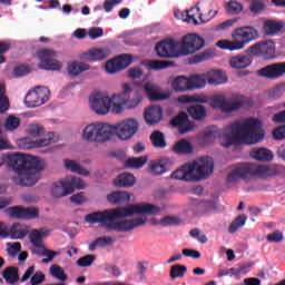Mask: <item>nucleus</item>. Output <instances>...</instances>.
Returning <instances> with one entry per match:
<instances>
[{
    "instance_id": "f257e3e1",
    "label": "nucleus",
    "mask_w": 285,
    "mask_h": 285,
    "mask_svg": "<svg viewBox=\"0 0 285 285\" xmlns=\"http://www.w3.org/2000/svg\"><path fill=\"white\" fill-rule=\"evenodd\" d=\"M9 170L14 173L11 181L16 186L30 188L39 181V173L43 170V161L28 154H11L8 156Z\"/></svg>"
},
{
    "instance_id": "f03ea898",
    "label": "nucleus",
    "mask_w": 285,
    "mask_h": 285,
    "mask_svg": "<svg viewBox=\"0 0 285 285\" xmlns=\"http://www.w3.org/2000/svg\"><path fill=\"white\" fill-rule=\"evenodd\" d=\"M225 131L233 135L227 139V142L225 144L226 148L233 146L238 139L247 145H256L263 141L265 137L262 122L256 118H247L243 122L236 120L227 126Z\"/></svg>"
},
{
    "instance_id": "7ed1b4c3",
    "label": "nucleus",
    "mask_w": 285,
    "mask_h": 285,
    "mask_svg": "<svg viewBox=\"0 0 285 285\" xmlns=\"http://www.w3.org/2000/svg\"><path fill=\"white\" fill-rule=\"evenodd\" d=\"M284 173V166L279 164L262 165L255 163H240L233 167V170L227 175V183H238L252 177L262 179L273 178Z\"/></svg>"
},
{
    "instance_id": "20e7f679",
    "label": "nucleus",
    "mask_w": 285,
    "mask_h": 285,
    "mask_svg": "<svg viewBox=\"0 0 285 285\" xmlns=\"http://www.w3.org/2000/svg\"><path fill=\"white\" fill-rule=\"evenodd\" d=\"M234 40H219L216 46L224 51H240L252 41L258 39L259 33L257 29L250 26L239 27L232 33Z\"/></svg>"
},
{
    "instance_id": "39448f33",
    "label": "nucleus",
    "mask_w": 285,
    "mask_h": 285,
    "mask_svg": "<svg viewBox=\"0 0 285 285\" xmlns=\"http://www.w3.org/2000/svg\"><path fill=\"white\" fill-rule=\"evenodd\" d=\"M163 208L154 204H134L128 207H119L108 210V223L117 219L132 217L134 215H158Z\"/></svg>"
},
{
    "instance_id": "423d86ee",
    "label": "nucleus",
    "mask_w": 285,
    "mask_h": 285,
    "mask_svg": "<svg viewBox=\"0 0 285 285\" xmlns=\"http://www.w3.org/2000/svg\"><path fill=\"white\" fill-rule=\"evenodd\" d=\"M130 92H132V87L128 83L122 85V92L114 95L108 98L109 111L112 114L119 115L124 112V106H127L128 109H136L144 101V97L139 94H136V98L130 99Z\"/></svg>"
},
{
    "instance_id": "0eeeda50",
    "label": "nucleus",
    "mask_w": 285,
    "mask_h": 285,
    "mask_svg": "<svg viewBox=\"0 0 285 285\" xmlns=\"http://www.w3.org/2000/svg\"><path fill=\"white\" fill-rule=\"evenodd\" d=\"M86 183L77 176H68L51 184L50 193L55 199H61V197H68L72 195L75 190H83Z\"/></svg>"
},
{
    "instance_id": "6e6552de",
    "label": "nucleus",
    "mask_w": 285,
    "mask_h": 285,
    "mask_svg": "<svg viewBox=\"0 0 285 285\" xmlns=\"http://www.w3.org/2000/svg\"><path fill=\"white\" fill-rule=\"evenodd\" d=\"M245 104V97L238 94H234L230 99H227L225 95H214L210 99L212 109L226 115L237 112Z\"/></svg>"
},
{
    "instance_id": "1a4fd4ad",
    "label": "nucleus",
    "mask_w": 285,
    "mask_h": 285,
    "mask_svg": "<svg viewBox=\"0 0 285 285\" xmlns=\"http://www.w3.org/2000/svg\"><path fill=\"white\" fill-rule=\"evenodd\" d=\"M139 132V121L135 118H127L118 124L108 125V135L116 136L121 141H128Z\"/></svg>"
},
{
    "instance_id": "9d476101",
    "label": "nucleus",
    "mask_w": 285,
    "mask_h": 285,
    "mask_svg": "<svg viewBox=\"0 0 285 285\" xmlns=\"http://www.w3.org/2000/svg\"><path fill=\"white\" fill-rule=\"evenodd\" d=\"M82 139L90 144H106L108 141V122L96 121L85 127Z\"/></svg>"
},
{
    "instance_id": "9b49d317",
    "label": "nucleus",
    "mask_w": 285,
    "mask_h": 285,
    "mask_svg": "<svg viewBox=\"0 0 285 285\" xmlns=\"http://www.w3.org/2000/svg\"><path fill=\"white\" fill-rule=\"evenodd\" d=\"M205 47V40L197 33H188L179 42L180 57L195 55Z\"/></svg>"
},
{
    "instance_id": "f8f14e48",
    "label": "nucleus",
    "mask_w": 285,
    "mask_h": 285,
    "mask_svg": "<svg viewBox=\"0 0 285 285\" xmlns=\"http://www.w3.org/2000/svg\"><path fill=\"white\" fill-rule=\"evenodd\" d=\"M37 56L40 60L38 63V68L40 70H50L52 72L61 70V61L57 60L59 52L55 51L53 49H40L37 52Z\"/></svg>"
},
{
    "instance_id": "ddd939ff",
    "label": "nucleus",
    "mask_w": 285,
    "mask_h": 285,
    "mask_svg": "<svg viewBox=\"0 0 285 285\" xmlns=\"http://www.w3.org/2000/svg\"><path fill=\"white\" fill-rule=\"evenodd\" d=\"M275 43L272 40H262L252 45L247 49V53L252 57L263 58L264 60H272L276 57Z\"/></svg>"
},
{
    "instance_id": "4468645a",
    "label": "nucleus",
    "mask_w": 285,
    "mask_h": 285,
    "mask_svg": "<svg viewBox=\"0 0 285 285\" xmlns=\"http://www.w3.org/2000/svg\"><path fill=\"white\" fill-rule=\"evenodd\" d=\"M179 41L174 39L161 40L155 47L158 58L161 59H178L181 57Z\"/></svg>"
},
{
    "instance_id": "2eb2a0df",
    "label": "nucleus",
    "mask_w": 285,
    "mask_h": 285,
    "mask_svg": "<svg viewBox=\"0 0 285 285\" xmlns=\"http://www.w3.org/2000/svg\"><path fill=\"white\" fill-rule=\"evenodd\" d=\"M147 218L146 217H136V218H121L118 220H109L108 222V229L116 230L119 233H128L135 230V228H139L146 225Z\"/></svg>"
},
{
    "instance_id": "dca6fc26",
    "label": "nucleus",
    "mask_w": 285,
    "mask_h": 285,
    "mask_svg": "<svg viewBox=\"0 0 285 285\" xmlns=\"http://www.w3.org/2000/svg\"><path fill=\"white\" fill-rule=\"evenodd\" d=\"M50 100V89L48 87H36L35 90L26 95L24 104L27 108H39Z\"/></svg>"
},
{
    "instance_id": "f3484780",
    "label": "nucleus",
    "mask_w": 285,
    "mask_h": 285,
    "mask_svg": "<svg viewBox=\"0 0 285 285\" xmlns=\"http://www.w3.org/2000/svg\"><path fill=\"white\" fill-rule=\"evenodd\" d=\"M190 167H194V173L197 174L196 180L206 179L214 173V160L212 157L204 156L194 160Z\"/></svg>"
},
{
    "instance_id": "a211bd4d",
    "label": "nucleus",
    "mask_w": 285,
    "mask_h": 285,
    "mask_svg": "<svg viewBox=\"0 0 285 285\" xmlns=\"http://www.w3.org/2000/svg\"><path fill=\"white\" fill-rule=\"evenodd\" d=\"M89 108L100 117L108 112V94L95 91L89 97Z\"/></svg>"
},
{
    "instance_id": "6ab92c4d",
    "label": "nucleus",
    "mask_w": 285,
    "mask_h": 285,
    "mask_svg": "<svg viewBox=\"0 0 285 285\" xmlns=\"http://www.w3.org/2000/svg\"><path fill=\"white\" fill-rule=\"evenodd\" d=\"M257 76L266 80H278L283 78L285 76V61L274 62L261 68L257 71Z\"/></svg>"
},
{
    "instance_id": "aec40b11",
    "label": "nucleus",
    "mask_w": 285,
    "mask_h": 285,
    "mask_svg": "<svg viewBox=\"0 0 285 285\" xmlns=\"http://www.w3.org/2000/svg\"><path fill=\"white\" fill-rule=\"evenodd\" d=\"M134 58L130 53H122L108 61V73L115 75L126 70L132 65Z\"/></svg>"
},
{
    "instance_id": "412c9836",
    "label": "nucleus",
    "mask_w": 285,
    "mask_h": 285,
    "mask_svg": "<svg viewBox=\"0 0 285 285\" xmlns=\"http://www.w3.org/2000/svg\"><path fill=\"white\" fill-rule=\"evenodd\" d=\"M171 126L178 128L181 135L191 131L195 128V122L188 120V116L185 111H180L176 117L170 120Z\"/></svg>"
},
{
    "instance_id": "4be33fe9",
    "label": "nucleus",
    "mask_w": 285,
    "mask_h": 285,
    "mask_svg": "<svg viewBox=\"0 0 285 285\" xmlns=\"http://www.w3.org/2000/svg\"><path fill=\"white\" fill-rule=\"evenodd\" d=\"M144 91L151 102L164 101L170 98L168 92H161V89L151 82L145 83Z\"/></svg>"
},
{
    "instance_id": "5701e85b",
    "label": "nucleus",
    "mask_w": 285,
    "mask_h": 285,
    "mask_svg": "<svg viewBox=\"0 0 285 285\" xmlns=\"http://www.w3.org/2000/svg\"><path fill=\"white\" fill-rule=\"evenodd\" d=\"M171 179L186 181V183L195 181L196 176L194 174V166H191L190 163L183 165L180 168L176 169L171 174Z\"/></svg>"
},
{
    "instance_id": "b1692460",
    "label": "nucleus",
    "mask_w": 285,
    "mask_h": 285,
    "mask_svg": "<svg viewBox=\"0 0 285 285\" xmlns=\"http://www.w3.org/2000/svg\"><path fill=\"white\" fill-rule=\"evenodd\" d=\"M4 233L1 237H10L11 239H23L28 235V227L21 224H13L10 228L4 225Z\"/></svg>"
},
{
    "instance_id": "393cba45",
    "label": "nucleus",
    "mask_w": 285,
    "mask_h": 285,
    "mask_svg": "<svg viewBox=\"0 0 285 285\" xmlns=\"http://www.w3.org/2000/svg\"><path fill=\"white\" fill-rule=\"evenodd\" d=\"M86 224H100V226H108V209L92 212L90 214L85 215Z\"/></svg>"
},
{
    "instance_id": "a878e982",
    "label": "nucleus",
    "mask_w": 285,
    "mask_h": 285,
    "mask_svg": "<svg viewBox=\"0 0 285 285\" xmlns=\"http://www.w3.org/2000/svg\"><path fill=\"white\" fill-rule=\"evenodd\" d=\"M163 118V110L160 106H150L145 111V121L149 126L157 125Z\"/></svg>"
},
{
    "instance_id": "bb28decb",
    "label": "nucleus",
    "mask_w": 285,
    "mask_h": 285,
    "mask_svg": "<svg viewBox=\"0 0 285 285\" xmlns=\"http://www.w3.org/2000/svg\"><path fill=\"white\" fill-rule=\"evenodd\" d=\"M199 2L196 3V7H193L190 10L186 11V18H181L183 13L180 11L175 12L176 19H181L183 21H186L187 23H191L193 26H199V22L197 18L199 19L200 9H199Z\"/></svg>"
},
{
    "instance_id": "cd10ccee",
    "label": "nucleus",
    "mask_w": 285,
    "mask_h": 285,
    "mask_svg": "<svg viewBox=\"0 0 285 285\" xmlns=\"http://www.w3.org/2000/svg\"><path fill=\"white\" fill-rule=\"evenodd\" d=\"M205 79L209 86H220L227 82L226 75L220 70H212L206 72Z\"/></svg>"
},
{
    "instance_id": "c85d7f7f",
    "label": "nucleus",
    "mask_w": 285,
    "mask_h": 285,
    "mask_svg": "<svg viewBox=\"0 0 285 285\" xmlns=\"http://www.w3.org/2000/svg\"><path fill=\"white\" fill-rule=\"evenodd\" d=\"M29 235V242L35 246L36 248L46 249V246L43 245V237L48 235L43 228L32 229Z\"/></svg>"
},
{
    "instance_id": "c756f323",
    "label": "nucleus",
    "mask_w": 285,
    "mask_h": 285,
    "mask_svg": "<svg viewBox=\"0 0 285 285\" xmlns=\"http://www.w3.org/2000/svg\"><path fill=\"white\" fill-rule=\"evenodd\" d=\"M108 57V50L106 49H90L88 52L82 53L81 59L83 61H102Z\"/></svg>"
},
{
    "instance_id": "7c9ffc66",
    "label": "nucleus",
    "mask_w": 285,
    "mask_h": 285,
    "mask_svg": "<svg viewBox=\"0 0 285 285\" xmlns=\"http://www.w3.org/2000/svg\"><path fill=\"white\" fill-rule=\"evenodd\" d=\"M170 164L168 157H164L158 161H150L149 169L154 176H160L167 171V167Z\"/></svg>"
},
{
    "instance_id": "2f4dec72",
    "label": "nucleus",
    "mask_w": 285,
    "mask_h": 285,
    "mask_svg": "<svg viewBox=\"0 0 285 285\" xmlns=\"http://www.w3.org/2000/svg\"><path fill=\"white\" fill-rule=\"evenodd\" d=\"M171 88L177 94L190 91L189 79L185 76H177L171 81Z\"/></svg>"
},
{
    "instance_id": "473e14b6",
    "label": "nucleus",
    "mask_w": 285,
    "mask_h": 285,
    "mask_svg": "<svg viewBox=\"0 0 285 285\" xmlns=\"http://www.w3.org/2000/svg\"><path fill=\"white\" fill-rule=\"evenodd\" d=\"M135 175L130 173H122L114 180V185L119 188H130L135 186Z\"/></svg>"
},
{
    "instance_id": "72a5a7b5",
    "label": "nucleus",
    "mask_w": 285,
    "mask_h": 285,
    "mask_svg": "<svg viewBox=\"0 0 285 285\" xmlns=\"http://www.w3.org/2000/svg\"><path fill=\"white\" fill-rule=\"evenodd\" d=\"M250 155L255 160L263 163H271L274 158L273 151L264 147L253 149Z\"/></svg>"
},
{
    "instance_id": "f704fd0d",
    "label": "nucleus",
    "mask_w": 285,
    "mask_h": 285,
    "mask_svg": "<svg viewBox=\"0 0 285 285\" xmlns=\"http://www.w3.org/2000/svg\"><path fill=\"white\" fill-rule=\"evenodd\" d=\"M189 117L196 121H203L207 117V111L203 105H193L187 108Z\"/></svg>"
},
{
    "instance_id": "c9c22d12",
    "label": "nucleus",
    "mask_w": 285,
    "mask_h": 285,
    "mask_svg": "<svg viewBox=\"0 0 285 285\" xmlns=\"http://www.w3.org/2000/svg\"><path fill=\"white\" fill-rule=\"evenodd\" d=\"M229 63L233 69H246L252 65V59L246 55H237L230 58Z\"/></svg>"
},
{
    "instance_id": "e433bc0d",
    "label": "nucleus",
    "mask_w": 285,
    "mask_h": 285,
    "mask_svg": "<svg viewBox=\"0 0 285 285\" xmlns=\"http://www.w3.org/2000/svg\"><path fill=\"white\" fill-rule=\"evenodd\" d=\"M108 202L114 205H119L130 202V195L128 191L116 190L108 195Z\"/></svg>"
},
{
    "instance_id": "4c0bfd02",
    "label": "nucleus",
    "mask_w": 285,
    "mask_h": 285,
    "mask_svg": "<svg viewBox=\"0 0 285 285\" xmlns=\"http://www.w3.org/2000/svg\"><path fill=\"white\" fill-rule=\"evenodd\" d=\"M86 70H90V66L83 62L73 61L67 67V72L70 77H79V75L86 72Z\"/></svg>"
},
{
    "instance_id": "58836bf2",
    "label": "nucleus",
    "mask_w": 285,
    "mask_h": 285,
    "mask_svg": "<svg viewBox=\"0 0 285 285\" xmlns=\"http://www.w3.org/2000/svg\"><path fill=\"white\" fill-rule=\"evenodd\" d=\"M151 146L156 149H165L167 142L165 140V135L160 130H154L149 137Z\"/></svg>"
},
{
    "instance_id": "ea45409f",
    "label": "nucleus",
    "mask_w": 285,
    "mask_h": 285,
    "mask_svg": "<svg viewBox=\"0 0 285 285\" xmlns=\"http://www.w3.org/2000/svg\"><path fill=\"white\" fill-rule=\"evenodd\" d=\"M175 66L174 61L169 60H149L147 62V69L153 71H160Z\"/></svg>"
},
{
    "instance_id": "a19ab883",
    "label": "nucleus",
    "mask_w": 285,
    "mask_h": 285,
    "mask_svg": "<svg viewBox=\"0 0 285 285\" xmlns=\"http://www.w3.org/2000/svg\"><path fill=\"white\" fill-rule=\"evenodd\" d=\"M173 151L177 155H189L193 153V146L186 139H181L173 146Z\"/></svg>"
},
{
    "instance_id": "79ce46f5",
    "label": "nucleus",
    "mask_w": 285,
    "mask_h": 285,
    "mask_svg": "<svg viewBox=\"0 0 285 285\" xmlns=\"http://www.w3.org/2000/svg\"><path fill=\"white\" fill-rule=\"evenodd\" d=\"M206 76L194 75L188 78L189 90L203 89L206 86Z\"/></svg>"
},
{
    "instance_id": "37998d69",
    "label": "nucleus",
    "mask_w": 285,
    "mask_h": 285,
    "mask_svg": "<svg viewBox=\"0 0 285 285\" xmlns=\"http://www.w3.org/2000/svg\"><path fill=\"white\" fill-rule=\"evenodd\" d=\"M2 276L8 284H17L19 282V269L17 267H8L3 271Z\"/></svg>"
},
{
    "instance_id": "c03bdc74",
    "label": "nucleus",
    "mask_w": 285,
    "mask_h": 285,
    "mask_svg": "<svg viewBox=\"0 0 285 285\" xmlns=\"http://www.w3.org/2000/svg\"><path fill=\"white\" fill-rule=\"evenodd\" d=\"M147 156L141 157H131L128 158L125 163L127 168L140 169L146 165Z\"/></svg>"
},
{
    "instance_id": "a18cd8bd",
    "label": "nucleus",
    "mask_w": 285,
    "mask_h": 285,
    "mask_svg": "<svg viewBox=\"0 0 285 285\" xmlns=\"http://www.w3.org/2000/svg\"><path fill=\"white\" fill-rule=\"evenodd\" d=\"M187 273V267L181 264H175L170 267V278L177 279L184 277V275Z\"/></svg>"
},
{
    "instance_id": "49530a36",
    "label": "nucleus",
    "mask_w": 285,
    "mask_h": 285,
    "mask_svg": "<svg viewBox=\"0 0 285 285\" xmlns=\"http://www.w3.org/2000/svg\"><path fill=\"white\" fill-rule=\"evenodd\" d=\"M247 216L245 214L238 215L235 220L229 225L228 232L235 234L240 227L245 225Z\"/></svg>"
},
{
    "instance_id": "de8ad7c7",
    "label": "nucleus",
    "mask_w": 285,
    "mask_h": 285,
    "mask_svg": "<svg viewBox=\"0 0 285 285\" xmlns=\"http://www.w3.org/2000/svg\"><path fill=\"white\" fill-rule=\"evenodd\" d=\"M23 206L17 205L7 208L6 213L9 215V217H11V219H23Z\"/></svg>"
},
{
    "instance_id": "09e8293b",
    "label": "nucleus",
    "mask_w": 285,
    "mask_h": 285,
    "mask_svg": "<svg viewBox=\"0 0 285 285\" xmlns=\"http://www.w3.org/2000/svg\"><path fill=\"white\" fill-rule=\"evenodd\" d=\"M225 9L227 14H240L243 10V4L237 1L230 0L225 4Z\"/></svg>"
},
{
    "instance_id": "8fccbe9b",
    "label": "nucleus",
    "mask_w": 285,
    "mask_h": 285,
    "mask_svg": "<svg viewBox=\"0 0 285 285\" xmlns=\"http://www.w3.org/2000/svg\"><path fill=\"white\" fill-rule=\"evenodd\" d=\"M264 30L266 35H276V32H281V30H283V24L269 20L265 22Z\"/></svg>"
},
{
    "instance_id": "3c124183",
    "label": "nucleus",
    "mask_w": 285,
    "mask_h": 285,
    "mask_svg": "<svg viewBox=\"0 0 285 285\" xmlns=\"http://www.w3.org/2000/svg\"><path fill=\"white\" fill-rule=\"evenodd\" d=\"M10 108V101L6 97V86L0 85V114L6 112Z\"/></svg>"
},
{
    "instance_id": "603ef678",
    "label": "nucleus",
    "mask_w": 285,
    "mask_h": 285,
    "mask_svg": "<svg viewBox=\"0 0 285 285\" xmlns=\"http://www.w3.org/2000/svg\"><path fill=\"white\" fill-rule=\"evenodd\" d=\"M21 126V119H19L17 116H9L6 119L4 127L6 130L13 131L17 130Z\"/></svg>"
},
{
    "instance_id": "864d4df0",
    "label": "nucleus",
    "mask_w": 285,
    "mask_h": 285,
    "mask_svg": "<svg viewBox=\"0 0 285 285\" xmlns=\"http://www.w3.org/2000/svg\"><path fill=\"white\" fill-rule=\"evenodd\" d=\"M181 220L180 218L176 217V216H164L163 218H160L159 224L163 227H171V226H177L180 225Z\"/></svg>"
},
{
    "instance_id": "5fc2aeb1",
    "label": "nucleus",
    "mask_w": 285,
    "mask_h": 285,
    "mask_svg": "<svg viewBox=\"0 0 285 285\" xmlns=\"http://www.w3.org/2000/svg\"><path fill=\"white\" fill-rule=\"evenodd\" d=\"M50 273L52 277L60 279V282H66V279H68V275H66V272H63V268L59 265H52L50 267Z\"/></svg>"
},
{
    "instance_id": "6e6d98bb",
    "label": "nucleus",
    "mask_w": 285,
    "mask_h": 285,
    "mask_svg": "<svg viewBox=\"0 0 285 285\" xmlns=\"http://www.w3.org/2000/svg\"><path fill=\"white\" fill-rule=\"evenodd\" d=\"M212 58V52L206 50L204 52L197 53L195 56H193L189 60L190 65H197V63H202L204 61H207Z\"/></svg>"
},
{
    "instance_id": "4d7b16f0",
    "label": "nucleus",
    "mask_w": 285,
    "mask_h": 285,
    "mask_svg": "<svg viewBox=\"0 0 285 285\" xmlns=\"http://www.w3.org/2000/svg\"><path fill=\"white\" fill-rule=\"evenodd\" d=\"M106 246H108V237H98L91 244H89V250L95 253L97 248H104Z\"/></svg>"
},
{
    "instance_id": "13d9d810",
    "label": "nucleus",
    "mask_w": 285,
    "mask_h": 285,
    "mask_svg": "<svg viewBox=\"0 0 285 285\" xmlns=\"http://www.w3.org/2000/svg\"><path fill=\"white\" fill-rule=\"evenodd\" d=\"M22 219L24 220L39 219V209L37 207H24Z\"/></svg>"
},
{
    "instance_id": "bf43d9fd",
    "label": "nucleus",
    "mask_w": 285,
    "mask_h": 285,
    "mask_svg": "<svg viewBox=\"0 0 285 285\" xmlns=\"http://www.w3.org/2000/svg\"><path fill=\"white\" fill-rule=\"evenodd\" d=\"M7 253L9 257H12V259H14V257H17L19 253H21V243H8Z\"/></svg>"
},
{
    "instance_id": "052dcab7",
    "label": "nucleus",
    "mask_w": 285,
    "mask_h": 285,
    "mask_svg": "<svg viewBox=\"0 0 285 285\" xmlns=\"http://www.w3.org/2000/svg\"><path fill=\"white\" fill-rule=\"evenodd\" d=\"M285 94V82H282L273 88V90L269 92V96L272 99L277 100L283 97Z\"/></svg>"
},
{
    "instance_id": "680f3d73",
    "label": "nucleus",
    "mask_w": 285,
    "mask_h": 285,
    "mask_svg": "<svg viewBox=\"0 0 285 285\" xmlns=\"http://www.w3.org/2000/svg\"><path fill=\"white\" fill-rule=\"evenodd\" d=\"M95 259H97V257L92 254H89V255H86L83 257H80L78 261H77V264L79 266H81L82 268H86L88 266H92V263L95 262Z\"/></svg>"
},
{
    "instance_id": "e2e57ef3",
    "label": "nucleus",
    "mask_w": 285,
    "mask_h": 285,
    "mask_svg": "<svg viewBox=\"0 0 285 285\" xmlns=\"http://www.w3.org/2000/svg\"><path fill=\"white\" fill-rule=\"evenodd\" d=\"M267 240L269 243H281L283 242L284 239V235H283V232L281 230H275L273 233H269L267 236H266Z\"/></svg>"
},
{
    "instance_id": "0e129e2a",
    "label": "nucleus",
    "mask_w": 285,
    "mask_h": 285,
    "mask_svg": "<svg viewBox=\"0 0 285 285\" xmlns=\"http://www.w3.org/2000/svg\"><path fill=\"white\" fill-rule=\"evenodd\" d=\"M29 72H30V67L26 65H19L13 69L14 77H26V75H29Z\"/></svg>"
},
{
    "instance_id": "69168bd1",
    "label": "nucleus",
    "mask_w": 285,
    "mask_h": 285,
    "mask_svg": "<svg viewBox=\"0 0 285 285\" xmlns=\"http://www.w3.org/2000/svg\"><path fill=\"white\" fill-rule=\"evenodd\" d=\"M70 202H71V204L81 206L82 204H86V202H87L86 195L83 194V191L75 194V195L70 196Z\"/></svg>"
},
{
    "instance_id": "338daca9",
    "label": "nucleus",
    "mask_w": 285,
    "mask_h": 285,
    "mask_svg": "<svg viewBox=\"0 0 285 285\" xmlns=\"http://www.w3.org/2000/svg\"><path fill=\"white\" fill-rule=\"evenodd\" d=\"M265 8V3L262 0H253L250 3V10L254 12V14H258L259 12H263Z\"/></svg>"
},
{
    "instance_id": "774afa93",
    "label": "nucleus",
    "mask_w": 285,
    "mask_h": 285,
    "mask_svg": "<svg viewBox=\"0 0 285 285\" xmlns=\"http://www.w3.org/2000/svg\"><path fill=\"white\" fill-rule=\"evenodd\" d=\"M273 138L275 140H285V125H282L273 130Z\"/></svg>"
}]
</instances>
